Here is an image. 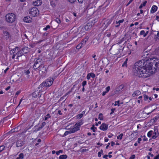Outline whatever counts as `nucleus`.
I'll use <instances>...</instances> for the list:
<instances>
[{
	"instance_id": "obj_12",
	"label": "nucleus",
	"mask_w": 159,
	"mask_h": 159,
	"mask_svg": "<svg viewBox=\"0 0 159 159\" xmlns=\"http://www.w3.org/2000/svg\"><path fill=\"white\" fill-rule=\"evenodd\" d=\"M19 48L18 47H16L15 48L12 49L10 51V52L11 53H13V54L12 57V59H14L15 58V56L16 55V50L18 51Z\"/></svg>"
},
{
	"instance_id": "obj_32",
	"label": "nucleus",
	"mask_w": 159,
	"mask_h": 159,
	"mask_svg": "<svg viewBox=\"0 0 159 159\" xmlns=\"http://www.w3.org/2000/svg\"><path fill=\"white\" fill-rule=\"evenodd\" d=\"M98 119L100 120H102L103 119V115L102 113H100L98 116Z\"/></svg>"
},
{
	"instance_id": "obj_59",
	"label": "nucleus",
	"mask_w": 159,
	"mask_h": 159,
	"mask_svg": "<svg viewBox=\"0 0 159 159\" xmlns=\"http://www.w3.org/2000/svg\"><path fill=\"white\" fill-rule=\"evenodd\" d=\"M134 0H130L128 3L126 5V6H128Z\"/></svg>"
},
{
	"instance_id": "obj_41",
	"label": "nucleus",
	"mask_w": 159,
	"mask_h": 159,
	"mask_svg": "<svg viewBox=\"0 0 159 159\" xmlns=\"http://www.w3.org/2000/svg\"><path fill=\"white\" fill-rule=\"evenodd\" d=\"M111 23V22H110V21L108 20H107L104 23V24H107V25H105V26L106 27L108 26V25L110 24Z\"/></svg>"
},
{
	"instance_id": "obj_3",
	"label": "nucleus",
	"mask_w": 159,
	"mask_h": 159,
	"mask_svg": "<svg viewBox=\"0 0 159 159\" xmlns=\"http://www.w3.org/2000/svg\"><path fill=\"white\" fill-rule=\"evenodd\" d=\"M5 19L7 22L12 23L16 20V15L13 13H8L5 16Z\"/></svg>"
},
{
	"instance_id": "obj_62",
	"label": "nucleus",
	"mask_w": 159,
	"mask_h": 159,
	"mask_svg": "<svg viewBox=\"0 0 159 159\" xmlns=\"http://www.w3.org/2000/svg\"><path fill=\"white\" fill-rule=\"evenodd\" d=\"M157 136V135H153L152 136V139H155V138H156V137Z\"/></svg>"
},
{
	"instance_id": "obj_42",
	"label": "nucleus",
	"mask_w": 159,
	"mask_h": 159,
	"mask_svg": "<svg viewBox=\"0 0 159 159\" xmlns=\"http://www.w3.org/2000/svg\"><path fill=\"white\" fill-rule=\"evenodd\" d=\"M123 135V134H120V135L117 136V139H120V140L121 139H122V137Z\"/></svg>"
},
{
	"instance_id": "obj_28",
	"label": "nucleus",
	"mask_w": 159,
	"mask_h": 159,
	"mask_svg": "<svg viewBox=\"0 0 159 159\" xmlns=\"http://www.w3.org/2000/svg\"><path fill=\"white\" fill-rule=\"evenodd\" d=\"M159 115L158 114L157 116H156L155 117H154L152 120H153V122H155L159 119Z\"/></svg>"
},
{
	"instance_id": "obj_9",
	"label": "nucleus",
	"mask_w": 159,
	"mask_h": 159,
	"mask_svg": "<svg viewBox=\"0 0 159 159\" xmlns=\"http://www.w3.org/2000/svg\"><path fill=\"white\" fill-rule=\"evenodd\" d=\"M24 143V142L19 140L16 142V145L17 147H20L23 146Z\"/></svg>"
},
{
	"instance_id": "obj_57",
	"label": "nucleus",
	"mask_w": 159,
	"mask_h": 159,
	"mask_svg": "<svg viewBox=\"0 0 159 159\" xmlns=\"http://www.w3.org/2000/svg\"><path fill=\"white\" fill-rule=\"evenodd\" d=\"M22 38H24L25 37L26 38H27L26 34H23V35H22Z\"/></svg>"
},
{
	"instance_id": "obj_5",
	"label": "nucleus",
	"mask_w": 159,
	"mask_h": 159,
	"mask_svg": "<svg viewBox=\"0 0 159 159\" xmlns=\"http://www.w3.org/2000/svg\"><path fill=\"white\" fill-rule=\"evenodd\" d=\"M29 14L32 16H36L39 14V11L37 8L33 7L30 10Z\"/></svg>"
},
{
	"instance_id": "obj_55",
	"label": "nucleus",
	"mask_w": 159,
	"mask_h": 159,
	"mask_svg": "<svg viewBox=\"0 0 159 159\" xmlns=\"http://www.w3.org/2000/svg\"><path fill=\"white\" fill-rule=\"evenodd\" d=\"M156 39L157 40V39H159V31L158 32L157 34V37H156Z\"/></svg>"
},
{
	"instance_id": "obj_26",
	"label": "nucleus",
	"mask_w": 159,
	"mask_h": 159,
	"mask_svg": "<svg viewBox=\"0 0 159 159\" xmlns=\"http://www.w3.org/2000/svg\"><path fill=\"white\" fill-rule=\"evenodd\" d=\"M154 133L155 135H157V136L159 135V133L158 132L157 127H155L154 128Z\"/></svg>"
},
{
	"instance_id": "obj_40",
	"label": "nucleus",
	"mask_w": 159,
	"mask_h": 159,
	"mask_svg": "<svg viewBox=\"0 0 159 159\" xmlns=\"http://www.w3.org/2000/svg\"><path fill=\"white\" fill-rule=\"evenodd\" d=\"M25 73L26 75H27V77L28 78H29V74L30 73V71L29 70H27L25 71Z\"/></svg>"
},
{
	"instance_id": "obj_52",
	"label": "nucleus",
	"mask_w": 159,
	"mask_h": 159,
	"mask_svg": "<svg viewBox=\"0 0 159 159\" xmlns=\"http://www.w3.org/2000/svg\"><path fill=\"white\" fill-rule=\"evenodd\" d=\"M135 157V155L134 154L132 155L129 159H134Z\"/></svg>"
},
{
	"instance_id": "obj_17",
	"label": "nucleus",
	"mask_w": 159,
	"mask_h": 159,
	"mask_svg": "<svg viewBox=\"0 0 159 159\" xmlns=\"http://www.w3.org/2000/svg\"><path fill=\"white\" fill-rule=\"evenodd\" d=\"M15 53L16 55H17V57H20L22 55H24L21 50L20 51H18H18L16 50Z\"/></svg>"
},
{
	"instance_id": "obj_38",
	"label": "nucleus",
	"mask_w": 159,
	"mask_h": 159,
	"mask_svg": "<svg viewBox=\"0 0 159 159\" xmlns=\"http://www.w3.org/2000/svg\"><path fill=\"white\" fill-rule=\"evenodd\" d=\"M83 114H79L77 116V118L78 119H80L83 116Z\"/></svg>"
},
{
	"instance_id": "obj_15",
	"label": "nucleus",
	"mask_w": 159,
	"mask_h": 159,
	"mask_svg": "<svg viewBox=\"0 0 159 159\" xmlns=\"http://www.w3.org/2000/svg\"><path fill=\"white\" fill-rule=\"evenodd\" d=\"M157 7L155 5H153L151 8L150 11V12L152 13H155L157 9Z\"/></svg>"
},
{
	"instance_id": "obj_25",
	"label": "nucleus",
	"mask_w": 159,
	"mask_h": 159,
	"mask_svg": "<svg viewBox=\"0 0 159 159\" xmlns=\"http://www.w3.org/2000/svg\"><path fill=\"white\" fill-rule=\"evenodd\" d=\"M67 158V156L66 155H62L60 156L59 159H66Z\"/></svg>"
},
{
	"instance_id": "obj_31",
	"label": "nucleus",
	"mask_w": 159,
	"mask_h": 159,
	"mask_svg": "<svg viewBox=\"0 0 159 159\" xmlns=\"http://www.w3.org/2000/svg\"><path fill=\"white\" fill-rule=\"evenodd\" d=\"M82 124V122L77 123L75 124L74 126H76L77 127H78L80 128V126Z\"/></svg>"
},
{
	"instance_id": "obj_34",
	"label": "nucleus",
	"mask_w": 159,
	"mask_h": 159,
	"mask_svg": "<svg viewBox=\"0 0 159 159\" xmlns=\"http://www.w3.org/2000/svg\"><path fill=\"white\" fill-rule=\"evenodd\" d=\"M14 100H10V102H7V104L8 105L11 106V105H12V102H14Z\"/></svg>"
},
{
	"instance_id": "obj_20",
	"label": "nucleus",
	"mask_w": 159,
	"mask_h": 159,
	"mask_svg": "<svg viewBox=\"0 0 159 159\" xmlns=\"http://www.w3.org/2000/svg\"><path fill=\"white\" fill-rule=\"evenodd\" d=\"M3 36L6 39H7L10 37L9 34L7 31H4L3 32Z\"/></svg>"
},
{
	"instance_id": "obj_64",
	"label": "nucleus",
	"mask_w": 159,
	"mask_h": 159,
	"mask_svg": "<svg viewBox=\"0 0 159 159\" xmlns=\"http://www.w3.org/2000/svg\"><path fill=\"white\" fill-rule=\"evenodd\" d=\"M156 20L158 21H159V16H156Z\"/></svg>"
},
{
	"instance_id": "obj_2",
	"label": "nucleus",
	"mask_w": 159,
	"mask_h": 159,
	"mask_svg": "<svg viewBox=\"0 0 159 159\" xmlns=\"http://www.w3.org/2000/svg\"><path fill=\"white\" fill-rule=\"evenodd\" d=\"M54 80L53 78H49L46 80L45 81L43 82L39 86V91L42 90V88L44 86L49 87L52 84Z\"/></svg>"
},
{
	"instance_id": "obj_44",
	"label": "nucleus",
	"mask_w": 159,
	"mask_h": 159,
	"mask_svg": "<svg viewBox=\"0 0 159 159\" xmlns=\"http://www.w3.org/2000/svg\"><path fill=\"white\" fill-rule=\"evenodd\" d=\"M5 148H7L6 146H5L3 145L1 146H0V150L2 151Z\"/></svg>"
},
{
	"instance_id": "obj_10",
	"label": "nucleus",
	"mask_w": 159,
	"mask_h": 159,
	"mask_svg": "<svg viewBox=\"0 0 159 159\" xmlns=\"http://www.w3.org/2000/svg\"><path fill=\"white\" fill-rule=\"evenodd\" d=\"M141 94V92L139 90L135 91L132 94L133 97H134V98H137V97Z\"/></svg>"
},
{
	"instance_id": "obj_19",
	"label": "nucleus",
	"mask_w": 159,
	"mask_h": 159,
	"mask_svg": "<svg viewBox=\"0 0 159 159\" xmlns=\"http://www.w3.org/2000/svg\"><path fill=\"white\" fill-rule=\"evenodd\" d=\"M79 130H80L79 128L77 127L76 126H74V127L71 129L70 131L71 132V133H73L76 132Z\"/></svg>"
},
{
	"instance_id": "obj_8",
	"label": "nucleus",
	"mask_w": 159,
	"mask_h": 159,
	"mask_svg": "<svg viewBox=\"0 0 159 159\" xmlns=\"http://www.w3.org/2000/svg\"><path fill=\"white\" fill-rule=\"evenodd\" d=\"M108 128V125L105 123H102L100 127V129L103 131H106Z\"/></svg>"
},
{
	"instance_id": "obj_16",
	"label": "nucleus",
	"mask_w": 159,
	"mask_h": 159,
	"mask_svg": "<svg viewBox=\"0 0 159 159\" xmlns=\"http://www.w3.org/2000/svg\"><path fill=\"white\" fill-rule=\"evenodd\" d=\"M21 50L23 52V53L24 54H25L27 53L29 51L30 49L28 48L27 47H24Z\"/></svg>"
},
{
	"instance_id": "obj_45",
	"label": "nucleus",
	"mask_w": 159,
	"mask_h": 159,
	"mask_svg": "<svg viewBox=\"0 0 159 159\" xmlns=\"http://www.w3.org/2000/svg\"><path fill=\"white\" fill-rule=\"evenodd\" d=\"M50 28V26L49 25H47L46 27L44 28L43 29V30H47L48 29H49Z\"/></svg>"
},
{
	"instance_id": "obj_39",
	"label": "nucleus",
	"mask_w": 159,
	"mask_h": 159,
	"mask_svg": "<svg viewBox=\"0 0 159 159\" xmlns=\"http://www.w3.org/2000/svg\"><path fill=\"white\" fill-rule=\"evenodd\" d=\"M50 117L51 116L50 115V114H48L44 117V120H47L48 118H50Z\"/></svg>"
},
{
	"instance_id": "obj_35",
	"label": "nucleus",
	"mask_w": 159,
	"mask_h": 159,
	"mask_svg": "<svg viewBox=\"0 0 159 159\" xmlns=\"http://www.w3.org/2000/svg\"><path fill=\"white\" fill-rule=\"evenodd\" d=\"M140 35H143V37H145L146 36H145V31L144 30H141L139 34Z\"/></svg>"
},
{
	"instance_id": "obj_60",
	"label": "nucleus",
	"mask_w": 159,
	"mask_h": 159,
	"mask_svg": "<svg viewBox=\"0 0 159 159\" xmlns=\"http://www.w3.org/2000/svg\"><path fill=\"white\" fill-rule=\"evenodd\" d=\"M154 159H159V154L155 157Z\"/></svg>"
},
{
	"instance_id": "obj_30",
	"label": "nucleus",
	"mask_w": 159,
	"mask_h": 159,
	"mask_svg": "<svg viewBox=\"0 0 159 159\" xmlns=\"http://www.w3.org/2000/svg\"><path fill=\"white\" fill-rule=\"evenodd\" d=\"M84 46L81 43L80 44H79L77 46L76 48L77 49H79L81 48L82 47Z\"/></svg>"
},
{
	"instance_id": "obj_47",
	"label": "nucleus",
	"mask_w": 159,
	"mask_h": 159,
	"mask_svg": "<svg viewBox=\"0 0 159 159\" xmlns=\"http://www.w3.org/2000/svg\"><path fill=\"white\" fill-rule=\"evenodd\" d=\"M55 21L57 23L60 24L61 23V21L58 18H56Z\"/></svg>"
},
{
	"instance_id": "obj_43",
	"label": "nucleus",
	"mask_w": 159,
	"mask_h": 159,
	"mask_svg": "<svg viewBox=\"0 0 159 159\" xmlns=\"http://www.w3.org/2000/svg\"><path fill=\"white\" fill-rule=\"evenodd\" d=\"M95 129H97V128L96 127H94V125H92V127H91V129L93 130V132H95L96 130Z\"/></svg>"
},
{
	"instance_id": "obj_53",
	"label": "nucleus",
	"mask_w": 159,
	"mask_h": 159,
	"mask_svg": "<svg viewBox=\"0 0 159 159\" xmlns=\"http://www.w3.org/2000/svg\"><path fill=\"white\" fill-rule=\"evenodd\" d=\"M91 77V75L90 74V73H89L87 74V79L88 80H89Z\"/></svg>"
},
{
	"instance_id": "obj_51",
	"label": "nucleus",
	"mask_w": 159,
	"mask_h": 159,
	"mask_svg": "<svg viewBox=\"0 0 159 159\" xmlns=\"http://www.w3.org/2000/svg\"><path fill=\"white\" fill-rule=\"evenodd\" d=\"M63 152V151L62 150H60L59 151H57L56 152V153L57 155H58L60 153H62Z\"/></svg>"
},
{
	"instance_id": "obj_56",
	"label": "nucleus",
	"mask_w": 159,
	"mask_h": 159,
	"mask_svg": "<svg viewBox=\"0 0 159 159\" xmlns=\"http://www.w3.org/2000/svg\"><path fill=\"white\" fill-rule=\"evenodd\" d=\"M115 110V108H112L111 109V113H110V115H111L112 114V113H114V111Z\"/></svg>"
},
{
	"instance_id": "obj_36",
	"label": "nucleus",
	"mask_w": 159,
	"mask_h": 159,
	"mask_svg": "<svg viewBox=\"0 0 159 159\" xmlns=\"http://www.w3.org/2000/svg\"><path fill=\"white\" fill-rule=\"evenodd\" d=\"M152 132L153 131L152 130L148 132L147 134L148 136L149 137H150L152 134Z\"/></svg>"
},
{
	"instance_id": "obj_54",
	"label": "nucleus",
	"mask_w": 159,
	"mask_h": 159,
	"mask_svg": "<svg viewBox=\"0 0 159 159\" xmlns=\"http://www.w3.org/2000/svg\"><path fill=\"white\" fill-rule=\"evenodd\" d=\"M117 105L118 106H119V101H118L117 102H116V103H115L114 105L116 106Z\"/></svg>"
},
{
	"instance_id": "obj_33",
	"label": "nucleus",
	"mask_w": 159,
	"mask_h": 159,
	"mask_svg": "<svg viewBox=\"0 0 159 159\" xmlns=\"http://www.w3.org/2000/svg\"><path fill=\"white\" fill-rule=\"evenodd\" d=\"M46 123L45 122H43L42 124H41V126L40 127H39L38 129V130H39L40 129H41L45 125H46Z\"/></svg>"
},
{
	"instance_id": "obj_14",
	"label": "nucleus",
	"mask_w": 159,
	"mask_h": 159,
	"mask_svg": "<svg viewBox=\"0 0 159 159\" xmlns=\"http://www.w3.org/2000/svg\"><path fill=\"white\" fill-rule=\"evenodd\" d=\"M24 22L26 23H30L32 21V19L29 16H26L23 19Z\"/></svg>"
},
{
	"instance_id": "obj_11",
	"label": "nucleus",
	"mask_w": 159,
	"mask_h": 159,
	"mask_svg": "<svg viewBox=\"0 0 159 159\" xmlns=\"http://www.w3.org/2000/svg\"><path fill=\"white\" fill-rule=\"evenodd\" d=\"M124 87V85L123 84H121L117 87L116 89L115 92V94L121 91Z\"/></svg>"
},
{
	"instance_id": "obj_22",
	"label": "nucleus",
	"mask_w": 159,
	"mask_h": 159,
	"mask_svg": "<svg viewBox=\"0 0 159 159\" xmlns=\"http://www.w3.org/2000/svg\"><path fill=\"white\" fill-rule=\"evenodd\" d=\"M89 37L88 36H87L83 40L81 43L84 46L85 44L86 43Z\"/></svg>"
},
{
	"instance_id": "obj_23",
	"label": "nucleus",
	"mask_w": 159,
	"mask_h": 159,
	"mask_svg": "<svg viewBox=\"0 0 159 159\" xmlns=\"http://www.w3.org/2000/svg\"><path fill=\"white\" fill-rule=\"evenodd\" d=\"M110 89V87L109 86H108L106 87V90L102 92V95L103 96L105 95L106 93H108V92L109 91Z\"/></svg>"
},
{
	"instance_id": "obj_4",
	"label": "nucleus",
	"mask_w": 159,
	"mask_h": 159,
	"mask_svg": "<svg viewBox=\"0 0 159 159\" xmlns=\"http://www.w3.org/2000/svg\"><path fill=\"white\" fill-rule=\"evenodd\" d=\"M121 47L119 44H117L113 45L111 48V49H114L115 54H118L122 51Z\"/></svg>"
},
{
	"instance_id": "obj_58",
	"label": "nucleus",
	"mask_w": 159,
	"mask_h": 159,
	"mask_svg": "<svg viewBox=\"0 0 159 159\" xmlns=\"http://www.w3.org/2000/svg\"><path fill=\"white\" fill-rule=\"evenodd\" d=\"M68 0L69 2H70L71 3H73L76 1V0Z\"/></svg>"
},
{
	"instance_id": "obj_24",
	"label": "nucleus",
	"mask_w": 159,
	"mask_h": 159,
	"mask_svg": "<svg viewBox=\"0 0 159 159\" xmlns=\"http://www.w3.org/2000/svg\"><path fill=\"white\" fill-rule=\"evenodd\" d=\"M18 127H16L14 129H12L11 131H9V133H13L14 132H16L18 131Z\"/></svg>"
},
{
	"instance_id": "obj_61",
	"label": "nucleus",
	"mask_w": 159,
	"mask_h": 159,
	"mask_svg": "<svg viewBox=\"0 0 159 159\" xmlns=\"http://www.w3.org/2000/svg\"><path fill=\"white\" fill-rule=\"evenodd\" d=\"M107 157L108 155H104L103 157V158H105V159H108Z\"/></svg>"
},
{
	"instance_id": "obj_13",
	"label": "nucleus",
	"mask_w": 159,
	"mask_h": 159,
	"mask_svg": "<svg viewBox=\"0 0 159 159\" xmlns=\"http://www.w3.org/2000/svg\"><path fill=\"white\" fill-rule=\"evenodd\" d=\"M42 3L41 0H37V1L34 2L33 4L35 6H38L41 5Z\"/></svg>"
},
{
	"instance_id": "obj_18",
	"label": "nucleus",
	"mask_w": 159,
	"mask_h": 159,
	"mask_svg": "<svg viewBox=\"0 0 159 159\" xmlns=\"http://www.w3.org/2000/svg\"><path fill=\"white\" fill-rule=\"evenodd\" d=\"M92 27L91 25L89 23H88L84 27V29L85 30H88L91 29Z\"/></svg>"
},
{
	"instance_id": "obj_48",
	"label": "nucleus",
	"mask_w": 159,
	"mask_h": 159,
	"mask_svg": "<svg viewBox=\"0 0 159 159\" xmlns=\"http://www.w3.org/2000/svg\"><path fill=\"white\" fill-rule=\"evenodd\" d=\"M90 73V74L91 75V77L92 78H93L95 77V75L94 73Z\"/></svg>"
},
{
	"instance_id": "obj_50",
	"label": "nucleus",
	"mask_w": 159,
	"mask_h": 159,
	"mask_svg": "<svg viewBox=\"0 0 159 159\" xmlns=\"http://www.w3.org/2000/svg\"><path fill=\"white\" fill-rule=\"evenodd\" d=\"M143 96L144 99H148V96L147 95H143Z\"/></svg>"
},
{
	"instance_id": "obj_21",
	"label": "nucleus",
	"mask_w": 159,
	"mask_h": 159,
	"mask_svg": "<svg viewBox=\"0 0 159 159\" xmlns=\"http://www.w3.org/2000/svg\"><path fill=\"white\" fill-rule=\"evenodd\" d=\"M124 21V19H122L120 20H119L118 21L116 22V24H117L115 26L116 27H119L120 25V23H122Z\"/></svg>"
},
{
	"instance_id": "obj_27",
	"label": "nucleus",
	"mask_w": 159,
	"mask_h": 159,
	"mask_svg": "<svg viewBox=\"0 0 159 159\" xmlns=\"http://www.w3.org/2000/svg\"><path fill=\"white\" fill-rule=\"evenodd\" d=\"M24 158V154L22 153H20L16 159H22Z\"/></svg>"
},
{
	"instance_id": "obj_63",
	"label": "nucleus",
	"mask_w": 159,
	"mask_h": 159,
	"mask_svg": "<svg viewBox=\"0 0 159 159\" xmlns=\"http://www.w3.org/2000/svg\"><path fill=\"white\" fill-rule=\"evenodd\" d=\"M138 143H140V142L142 140V139L141 138H139L138 139Z\"/></svg>"
},
{
	"instance_id": "obj_46",
	"label": "nucleus",
	"mask_w": 159,
	"mask_h": 159,
	"mask_svg": "<svg viewBox=\"0 0 159 159\" xmlns=\"http://www.w3.org/2000/svg\"><path fill=\"white\" fill-rule=\"evenodd\" d=\"M32 96L33 97H34V98H36L37 97V93L35 92L33 93L32 94Z\"/></svg>"
},
{
	"instance_id": "obj_7",
	"label": "nucleus",
	"mask_w": 159,
	"mask_h": 159,
	"mask_svg": "<svg viewBox=\"0 0 159 159\" xmlns=\"http://www.w3.org/2000/svg\"><path fill=\"white\" fill-rule=\"evenodd\" d=\"M42 59L40 58L37 59L35 61L33 66L34 69H37L38 68V66H39L40 64H41L42 63Z\"/></svg>"
},
{
	"instance_id": "obj_29",
	"label": "nucleus",
	"mask_w": 159,
	"mask_h": 159,
	"mask_svg": "<svg viewBox=\"0 0 159 159\" xmlns=\"http://www.w3.org/2000/svg\"><path fill=\"white\" fill-rule=\"evenodd\" d=\"M147 2L146 1H145L143 2L142 4H141L140 6L139 7V8L141 9L143 7L145 6L146 5V4Z\"/></svg>"
},
{
	"instance_id": "obj_6",
	"label": "nucleus",
	"mask_w": 159,
	"mask_h": 159,
	"mask_svg": "<svg viewBox=\"0 0 159 159\" xmlns=\"http://www.w3.org/2000/svg\"><path fill=\"white\" fill-rule=\"evenodd\" d=\"M38 68H39V72L42 74L45 73L46 71V67H44V66L43 65H41L39 66H38Z\"/></svg>"
},
{
	"instance_id": "obj_1",
	"label": "nucleus",
	"mask_w": 159,
	"mask_h": 159,
	"mask_svg": "<svg viewBox=\"0 0 159 159\" xmlns=\"http://www.w3.org/2000/svg\"><path fill=\"white\" fill-rule=\"evenodd\" d=\"M134 69L135 75L141 77H148L159 69V59L154 57L144 62L140 61L135 63Z\"/></svg>"
},
{
	"instance_id": "obj_37",
	"label": "nucleus",
	"mask_w": 159,
	"mask_h": 159,
	"mask_svg": "<svg viewBox=\"0 0 159 159\" xmlns=\"http://www.w3.org/2000/svg\"><path fill=\"white\" fill-rule=\"evenodd\" d=\"M71 132L70 131V130L69 131H66L65 132V133L63 135V136H65L69 134H71L72 133H71Z\"/></svg>"
},
{
	"instance_id": "obj_49",
	"label": "nucleus",
	"mask_w": 159,
	"mask_h": 159,
	"mask_svg": "<svg viewBox=\"0 0 159 159\" xmlns=\"http://www.w3.org/2000/svg\"><path fill=\"white\" fill-rule=\"evenodd\" d=\"M87 84V82L86 81H84L82 83V85L83 87H84V86L86 85Z\"/></svg>"
}]
</instances>
